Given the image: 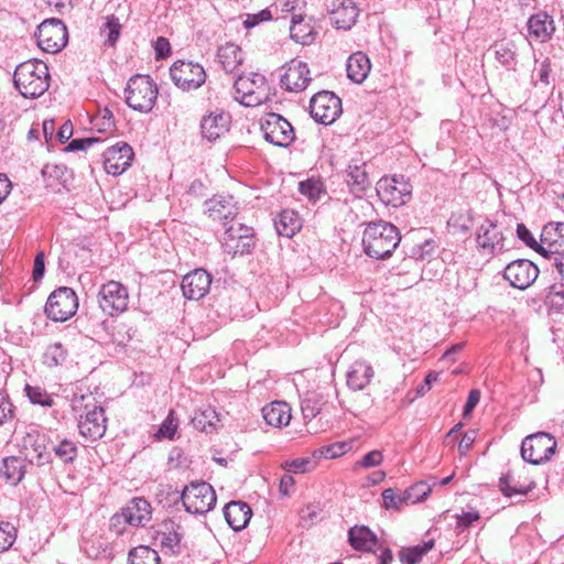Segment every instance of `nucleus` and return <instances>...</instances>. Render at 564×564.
<instances>
[{
    "label": "nucleus",
    "instance_id": "obj_1",
    "mask_svg": "<svg viewBox=\"0 0 564 564\" xmlns=\"http://www.w3.org/2000/svg\"><path fill=\"white\" fill-rule=\"evenodd\" d=\"M399 229L386 221L370 223L362 236V246L367 256L373 259L389 258L400 243Z\"/></svg>",
    "mask_w": 564,
    "mask_h": 564
},
{
    "label": "nucleus",
    "instance_id": "obj_2",
    "mask_svg": "<svg viewBox=\"0 0 564 564\" xmlns=\"http://www.w3.org/2000/svg\"><path fill=\"white\" fill-rule=\"evenodd\" d=\"M14 87L25 98H37L50 87L47 65L39 59L19 64L13 74Z\"/></svg>",
    "mask_w": 564,
    "mask_h": 564
},
{
    "label": "nucleus",
    "instance_id": "obj_3",
    "mask_svg": "<svg viewBox=\"0 0 564 564\" xmlns=\"http://www.w3.org/2000/svg\"><path fill=\"white\" fill-rule=\"evenodd\" d=\"M74 411H85V415L80 414L78 421L79 433L91 441H96L104 436L106 432V416L101 406L95 402L91 394L75 395L72 400Z\"/></svg>",
    "mask_w": 564,
    "mask_h": 564
},
{
    "label": "nucleus",
    "instance_id": "obj_4",
    "mask_svg": "<svg viewBox=\"0 0 564 564\" xmlns=\"http://www.w3.org/2000/svg\"><path fill=\"white\" fill-rule=\"evenodd\" d=\"M158 94V86L149 75L137 74L127 83L126 104L135 111L148 113L153 109Z\"/></svg>",
    "mask_w": 564,
    "mask_h": 564
},
{
    "label": "nucleus",
    "instance_id": "obj_5",
    "mask_svg": "<svg viewBox=\"0 0 564 564\" xmlns=\"http://www.w3.org/2000/svg\"><path fill=\"white\" fill-rule=\"evenodd\" d=\"M235 99L246 107H257L269 98L267 78L259 73L239 75L234 83Z\"/></svg>",
    "mask_w": 564,
    "mask_h": 564
},
{
    "label": "nucleus",
    "instance_id": "obj_6",
    "mask_svg": "<svg viewBox=\"0 0 564 564\" xmlns=\"http://www.w3.org/2000/svg\"><path fill=\"white\" fill-rule=\"evenodd\" d=\"M185 510L193 514H205L217 501L216 492L206 481H193L185 486L181 496Z\"/></svg>",
    "mask_w": 564,
    "mask_h": 564
},
{
    "label": "nucleus",
    "instance_id": "obj_7",
    "mask_svg": "<svg viewBox=\"0 0 564 564\" xmlns=\"http://www.w3.org/2000/svg\"><path fill=\"white\" fill-rule=\"evenodd\" d=\"M77 310V294L68 286H61L53 291L44 307L45 315L53 322H66L76 314Z\"/></svg>",
    "mask_w": 564,
    "mask_h": 564
},
{
    "label": "nucleus",
    "instance_id": "obj_8",
    "mask_svg": "<svg viewBox=\"0 0 564 564\" xmlns=\"http://www.w3.org/2000/svg\"><path fill=\"white\" fill-rule=\"evenodd\" d=\"M556 446V440L551 434L538 432L522 441L521 456L530 464L540 465L551 459Z\"/></svg>",
    "mask_w": 564,
    "mask_h": 564
},
{
    "label": "nucleus",
    "instance_id": "obj_9",
    "mask_svg": "<svg viewBox=\"0 0 564 564\" xmlns=\"http://www.w3.org/2000/svg\"><path fill=\"white\" fill-rule=\"evenodd\" d=\"M39 47L51 54L61 52L68 42L66 25L58 19L42 22L35 32Z\"/></svg>",
    "mask_w": 564,
    "mask_h": 564
},
{
    "label": "nucleus",
    "instance_id": "obj_10",
    "mask_svg": "<svg viewBox=\"0 0 564 564\" xmlns=\"http://www.w3.org/2000/svg\"><path fill=\"white\" fill-rule=\"evenodd\" d=\"M100 310L108 316H118L127 311L129 304L128 289L118 281L102 284L97 294Z\"/></svg>",
    "mask_w": 564,
    "mask_h": 564
},
{
    "label": "nucleus",
    "instance_id": "obj_11",
    "mask_svg": "<svg viewBox=\"0 0 564 564\" xmlns=\"http://www.w3.org/2000/svg\"><path fill=\"white\" fill-rule=\"evenodd\" d=\"M377 195L380 200L392 207L404 205L411 197L412 186L403 176L382 177L376 186Z\"/></svg>",
    "mask_w": 564,
    "mask_h": 564
},
{
    "label": "nucleus",
    "instance_id": "obj_12",
    "mask_svg": "<svg viewBox=\"0 0 564 564\" xmlns=\"http://www.w3.org/2000/svg\"><path fill=\"white\" fill-rule=\"evenodd\" d=\"M310 112L316 122L333 123L343 112L341 99L333 91L316 93L310 101Z\"/></svg>",
    "mask_w": 564,
    "mask_h": 564
},
{
    "label": "nucleus",
    "instance_id": "obj_13",
    "mask_svg": "<svg viewBox=\"0 0 564 564\" xmlns=\"http://www.w3.org/2000/svg\"><path fill=\"white\" fill-rule=\"evenodd\" d=\"M221 245L224 251L232 257L248 254L254 247L253 229L241 223H232L226 227Z\"/></svg>",
    "mask_w": 564,
    "mask_h": 564
},
{
    "label": "nucleus",
    "instance_id": "obj_14",
    "mask_svg": "<svg viewBox=\"0 0 564 564\" xmlns=\"http://www.w3.org/2000/svg\"><path fill=\"white\" fill-rule=\"evenodd\" d=\"M264 139L273 145L286 148L295 139L292 124L281 115L270 112L261 122Z\"/></svg>",
    "mask_w": 564,
    "mask_h": 564
},
{
    "label": "nucleus",
    "instance_id": "obj_15",
    "mask_svg": "<svg viewBox=\"0 0 564 564\" xmlns=\"http://www.w3.org/2000/svg\"><path fill=\"white\" fill-rule=\"evenodd\" d=\"M173 83L183 90H194L206 82L204 67L198 63L176 61L170 68Z\"/></svg>",
    "mask_w": 564,
    "mask_h": 564
},
{
    "label": "nucleus",
    "instance_id": "obj_16",
    "mask_svg": "<svg viewBox=\"0 0 564 564\" xmlns=\"http://www.w3.org/2000/svg\"><path fill=\"white\" fill-rule=\"evenodd\" d=\"M311 80L310 68L305 62L294 58L281 68L280 83L288 91L300 93L308 86Z\"/></svg>",
    "mask_w": 564,
    "mask_h": 564
},
{
    "label": "nucleus",
    "instance_id": "obj_17",
    "mask_svg": "<svg viewBox=\"0 0 564 564\" xmlns=\"http://www.w3.org/2000/svg\"><path fill=\"white\" fill-rule=\"evenodd\" d=\"M539 273V268L532 261L518 259L505 268L503 278L511 286L525 290L538 279Z\"/></svg>",
    "mask_w": 564,
    "mask_h": 564
},
{
    "label": "nucleus",
    "instance_id": "obj_18",
    "mask_svg": "<svg viewBox=\"0 0 564 564\" xmlns=\"http://www.w3.org/2000/svg\"><path fill=\"white\" fill-rule=\"evenodd\" d=\"M152 539L164 552L180 553L183 539L180 523L167 519L152 527Z\"/></svg>",
    "mask_w": 564,
    "mask_h": 564
},
{
    "label": "nucleus",
    "instance_id": "obj_19",
    "mask_svg": "<svg viewBox=\"0 0 564 564\" xmlns=\"http://www.w3.org/2000/svg\"><path fill=\"white\" fill-rule=\"evenodd\" d=\"M134 153L127 142H118L104 152V166L108 174L115 176L127 171L133 161Z\"/></svg>",
    "mask_w": 564,
    "mask_h": 564
},
{
    "label": "nucleus",
    "instance_id": "obj_20",
    "mask_svg": "<svg viewBox=\"0 0 564 564\" xmlns=\"http://www.w3.org/2000/svg\"><path fill=\"white\" fill-rule=\"evenodd\" d=\"M151 514L150 502L142 497H135L122 508L120 514L111 518V523L116 525L123 519L126 523L132 527H144L151 520Z\"/></svg>",
    "mask_w": 564,
    "mask_h": 564
},
{
    "label": "nucleus",
    "instance_id": "obj_21",
    "mask_svg": "<svg viewBox=\"0 0 564 564\" xmlns=\"http://www.w3.org/2000/svg\"><path fill=\"white\" fill-rule=\"evenodd\" d=\"M540 254L545 258L564 253V223H549L540 236Z\"/></svg>",
    "mask_w": 564,
    "mask_h": 564
},
{
    "label": "nucleus",
    "instance_id": "obj_22",
    "mask_svg": "<svg viewBox=\"0 0 564 564\" xmlns=\"http://www.w3.org/2000/svg\"><path fill=\"white\" fill-rule=\"evenodd\" d=\"M205 213L215 221H224V227L227 226V220L234 219L238 215L237 203L230 195H215L205 202Z\"/></svg>",
    "mask_w": 564,
    "mask_h": 564
},
{
    "label": "nucleus",
    "instance_id": "obj_23",
    "mask_svg": "<svg viewBox=\"0 0 564 564\" xmlns=\"http://www.w3.org/2000/svg\"><path fill=\"white\" fill-rule=\"evenodd\" d=\"M210 283V274L204 269H196L183 278L181 288L186 299L199 300L207 294Z\"/></svg>",
    "mask_w": 564,
    "mask_h": 564
},
{
    "label": "nucleus",
    "instance_id": "obj_24",
    "mask_svg": "<svg viewBox=\"0 0 564 564\" xmlns=\"http://www.w3.org/2000/svg\"><path fill=\"white\" fill-rule=\"evenodd\" d=\"M477 247L487 254H494L503 248V236L496 223L485 219L476 230Z\"/></svg>",
    "mask_w": 564,
    "mask_h": 564
},
{
    "label": "nucleus",
    "instance_id": "obj_25",
    "mask_svg": "<svg viewBox=\"0 0 564 564\" xmlns=\"http://www.w3.org/2000/svg\"><path fill=\"white\" fill-rule=\"evenodd\" d=\"M528 34L536 42L549 41L555 32V24L552 15L544 11L532 14L528 20Z\"/></svg>",
    "mask_w": 564,
    "mask_h": 564
},
{
    "label": "nucleus",
    "instance_id": "obj_26",
    "mask_svg": "<svg viewBox=\"0 0 564 564\" xmlns=\"http://www.w3.org/2000/svg\"><path fill=\"white\" fill-rule=\"evenodd\" d=\"M230 123V117L224 111H214L203 117L200 121L202 135L209 140L215 141L226 131Z\"/></svg>",
    "mask_w": 564,
    "mask_h": 564
},
{
    "label": "nucleus",
    "instance_id": "obj_27",
    "mask_svg": "<svg viewBox=\"0 0 564 564\" xmlns=\"http://www.w3.org/2000/svg\"><path fill=\"white\" fill-rule=\"evenodd\" d=\"M224 516L234 531H241L249 523L252 510L247 502L230 501L224 508Z\"/></svg>",
    "mask_w": 564,
    "mask_h": 564
},
{
    "label": "nucleus",
    "instance_id": "obj_28",
    "mask_svg": "<svg viewBox=\"0 0 564 564\" xmlns=\"http://www.w3.org/2000/svg\"><path fill=\"white\" fill-rule=\"evenodd\" d=\"M375 376L373 368L364 360H357L347 372V386L355 391L365 389Z\"/></svg>",
    "mask_w": 564,
    "mask_h": 564
},
{
    "label": "nucleus",
    "instance_id": "obj_29",
    "mask_svg": "<svg viewBox=\"0 0 564 564\" xmlns=\"http://www.w3.org/2000/svg\"><path fill=\"white\" fill-rule=\"evenodd\" d=\"M262 415L267 424L281 427L290 423L291 408L284 401H275L262 409Z\"/></svg>",
    "mask_w": 564,
    "mask_h": 564
},
{
    "label": "nucleus",
    "instance_id": "obj_30",
    "mask_svg": "<svg viewBox=\"0 0 564 564\" xmlns=\"http://www.w3.org/2000/svg\"><path fill=\"white\" fill-rule=\"evenodd\" d=\"M371 69L369 57L362 52H356L348 57L346 64L347 76L356 84H361Z\"/></svg>",
    "mask_w": 564,
    "mask_h": 564
},
{
    "label": "nucleus",
    "instance_id": "obj_31",
    "mask_svg": "<svg viewBox=\"0 0 564 564\" xmlns=\"http://www.w3.org/2000/svg\"><path fill=\"white\" fill-rule=\"evenodd\" d=\"M348 541L355 550L370 552L377 544V536L368 527L355 525L348 531Z\"/></svg>",
    "mask_w": 564,
    "mask_h": 564
},
{
    "label": "nucleus",
    "instance_id": "obj_32",
    "mask_svg": "<svg viewBox=\"0 0 564 564\" xmlns=\"http://www.w3.org/2000/svg\"><path fill=\"white\" fill-rule=\"evenodd\" d=\"M346 183L350 192L360 195L370 186V180L365 163L349 164L346 171Z\"/></svg>",
    "mask_w": 564,
    "mask_h": 564
},
{
    "label": "nucleus",
    "instance_id": "obj_33",
    "mask_svg": "<svg viewBox=\"0 0 564 564\" xmlns=\"http://www.w3.org/2000/svg\"><path fill=\"white\" fill-rule=\"evenodd\" d=\"M82 549L90 558L108 560L112 556L110 543L102 535H94L89 539H84Z\"/></svg>",
    "mask_w": 564,
    "mask_h": 564
},
{
    "label": "nucleus",
    "instance_id": "obj_34",
    "mask_svg": "<svg viewBox=\"0 0 564 564\" xmlns=\"http://www.w3.org/2000/svg\"><path fill=\"white\" fill-rule=\"evenodd\" d=\"M276 232L291 238L302 228V219L293 209H283L274 220Z\"/></svg>",
    "mask_w": 564,
    "mask_h": 564
},
{
    "label": "nucleus",
    "instance_id": "obj_35",
    "mask_svg": "<svg viewBox=\"0 0 564 564\" xmlns=\"http://www.w3.org/2000/svg\"><path fill=\"white\" fill-rule=\"evenodd\" d=\"M217 58L227 73H232L243 61L241 48L231 42L218 48Z\"/></svg>",
    "mask_w": 564,
    "mask_h": 564
},
{
    "label": "nucleus",
    "instance_id": "obj_36",
    "mask_svg": "<svg viewBox=\"0 0 564 564\" xmlns=\"http://www.w3.org/2000/svg\"><path fill=\"white\" fill-rule=\"evenodd\" d=\"M536 487L534 480H529L522 484L516 480L511 473L503 474L499 478V489L505 497L511 498L514 495L527 496Z\"/></svg>",
    "mask_w": 564,
    "mask_h": 564
},
{
    "label": "nucleus",
    "instance_id": "obj_37",
    "mask_svg": "<svg viewBox=\"0 0 564 564\" xmlns=\"http://www.w3.org/2000/svg\"><path fill=\"white\" fill-rule=\"evenodd\" d=\"M358 9L352 0H343L333 11V20L338 29L349 30L357 21Z\"/></svg>",
    "mask_w": 564,
    "mask_h": 564
},
{
    "label": "nucleus",
    "instance_id": "obj_38",
    "mask_svg": "<svg viewBox=\"0 0 564 564\" xmlns=\"http://www.w3.org/2000/svg\"><path fill=\"white\" fill-rule=\"evenodd\" d=\"M290 34L294 41L301 44H310L314 41L316 35L311 25V21H305L302 14L295 13L292 14Z\"/></svg>",
    "mask_w": 564,
    "mask_h": 564
},
{
    "label": "nucleus",
    "instance_id": "obj_39",
    "mask_svg": "<svg viewBox=\"0 0 564 564\" xmlns=\"http://www.w3.org/2000/svg\"><path fill=\"white\" fill-rule=\"evenodd\" d=\"M219 423L218 413L210 405L199 408L192 417L193 426L202 432L212 433Z\"/></svg>",
    "mask_w": 564,
    "mask_h": 564
},
{
    "label": "nucleus",
    "instance_id": "obj_40",
    "mask_svg": "<svg viewBox=\"0 0 564 564\" xmlns=\"http://www.w3.org/2000/svg\"><path fill=\"white\" fill-rule=\"evenodd\" d=\"M25 474V463L22 458L10 456L3 459L0 475L11 485H18Z\"/></svg>",
    "mask_w": 564,
    "mask_h": 564
},
{
    "label": "nucleus",
    "instance_id": "obj_41",
    "mask_svg": "<svg viewBox=\"0 0 564 564\" xmlns=\"http://www.w3.org/2000/svg\"><path fill=\"white\" fill-rule=\"evenodd\" d=\"M435 545V541L430 539L421 544L402 547L399 552V560L402 564H417L423 556L427 554Z\"/></svg>",
    "mask_w": 564,
    "mask_h": 564
},
{
    "label": "nucleus",
    "instance_id": "obj_42",
    "mask_svg": "<svg viewBox=\"0 0 564 564\" xmlns=\"http://www.w3.org/2000/svg\"><path fill=\"white\" fill-rule=\"evenodd\" d=\"M322 395L315 391L306 392L301 400V411L304 420L312 421L321 412Z\"/></svg>",
    "mask_w": 564,
    "mask_h": 564
},
{
    "label": "nucleus",
    "instance_id": "obj_43",
    "mask_svg": "<svg viewBox=\"0 0 564 564\" xmlns=\"http://www.w3.org/2000/svg\"><path fill=\"white\" fill-rule=\"evenodd\" d=\"M128 564H160V556L155 550L139 545L129 552Z\"/></svg>",
    "mask_w": 564,
    "mask_h": 564
},
{
    "label": "nucleus",
    "instance_id": "obj_44",
    "mask_svg": "<svg viewBox=\"0 0 564 564\" xmlns=\"http://www.w3.org/2000/svg\"><path fill=\"white\" fill-rule=\"evenodd\" d=\"M51 451L64 464L73 463L77 456L78 447L75 442L64 438L52 445Z\"/></svg>",
    "mask_w": 564,
    "mask_h": 564
},
{
    "label": "nucleus",
    "instance_id": "obj_45",
    "mask_svg": "<svg viewBox=\"0 0 564 564\" xmlns=\"http://www.w3.org/2000/svg\"><path fill=\"white\" fill-rule=\"evenodd\" d=\"M24 392L32 404H37L44 408H52L54 405V397L40 386L25 384Z\"/></svg>",
    "mask_w": 564,
    "mask_h": 564
},
{
    "label": "nucleus",
    "instance_id": "obj_46",
    "mask_svg": "<svg viewBox=\"0 0 564 564\" xmlns=\"http://www.w3.org/2000/svg\"><path fill=\"white\" fill-rule=\"evenodd\" d=\"M67 355V350L61 343L52 344L43 354V364L50 368L57 367L66 360Z\"/></svg>",
    "mask_w": 564,
    "mask_h": 564
},
{
    "label": "nucleus",
    "instance_id": "obj_47",
    "mask_svg": "<svg viewBox=\"0 0 564 564\" xmlns=\"http://www.w3.org/2000/svg\"><path fill=\"white\" fill-rule=\"evenodd\" d=\"M349 445L345 442H337L329 445L321 446L319 448L313 452L314 458H326L332 459L344 455Z\"/></svg>",
    "mask_w": 564,
    "mask_h": 564
},
{
    "label": "nucleus",
    "instance_id": "obj_48",
    "mask_svg": "<svg viewBox=\"0 0 564 564\" xmlns=\"http://www.w3.org/2000/svg\"><path fill=\"white\" fill-rule=\"evenodd\" d=\"M432 491V485L425 481H419L408 488L405 492V500L408 503H417L423 501Z\"/></svg>",
    "mask_w": 564,
    "mask_h": 564
},
{
    "label": "nucleus",
    "instance_id": "obj_49",
    "mask_svg": "<svg viewBox=\"0 0 564 564\" xmlns=\"http://www.w3.org/2000/svg\"><path fill=\"white\" fill-rule=\"evenodd\" d=\"M495 55L497 61L506 67L514 65L516 51L512 43H497L495 45Z\"/></svg>",
    "mask_w": 564,
    "mask_h": 564
},
{
    "label": "nucleus",
    "instance_id": "obj_50",
    "mask_svg": "<svg viewBox=\"0 0 564 564\" xmlns=\"http://www.w3.org/2000/svg\"><path fill=\"white\" fill-rule=\"evenodd\" d=\"M300 193L310 200H317L323 192V184L319 180L308 178L299 185Z\"/></svg>",
    "mask_w": 564,
    "mask_h": 564
},
{
    "label": "nucleus",
    "instance_id": "obj_51",
    "mask_svg": "<svg viewBox=\"0 0 564 564\" xmlns=\"http://www.w3.org/2000/svg\"><path fill=\"white\" fill-rule=\"evenodd\" d=\"M178 426L177 419L174 415V411L171 410L169 415L165 417V420L160 425V429L158 430L156 437L158 438H169L172 440L176 433Z\"/></svg>",
    "mask_w": 564,
    "mask_h": 564
},
{
    "label": "nucleus",
    "instance_id": "obj_52",
    "mask_svg": "<svg viewBox=\"0 0 564 564\" xmlns=\"http://www.w3.org/2000/svg\"><path fill=\"white\" fill-rule=\"evenodd\" d=\"M17 529L10 522H0V552L7 551L15 541Z\"/></svg>",
    "mask_w": 564,
    "mask_h": 564
},
{
    "label": "nucleus",
    "instance_id": "obj_53",
    "mask_svg": "<svg viewBox=\"0 0 564 564\" xmlns=\"http://www.w3.org/2000/svg\"><path fill=\"white\" fill-rule=\"evenodd\" d=\"M382 500L386 509L398 510L403 505H408V500H405V492H403V495H397L392 488H388L382 491Z\"/></svg>",
    "mask_w": 564,
    "mask_h": 564
},
{
    "label": "nucleus",
    "instance_id": "obj_54",
    "mask_svg": "<svg viewBox=\"0 0 564 564\" xmlns=\"http://www.w3.org/2000/svg\"><path fill=\"white\" fill-rule=\"evenodd\" d=\"M120 29L121 24L119 23L118 18H116L115 15H110L107 18L102 33L107 32L106 39L109 45L112 46L117 43L120 35Z\"/></svg>",
    "mask_w": 564,
    "mask_h": 564
},
{
    "label": "nucleus",
    "instance_id": "obj_55",
    "mask_svg": "<svg viewBox=\"0 0 564 564\" xmlns=\"http://www.w3.org/2000/svg\"><path fill=\"white\" fill-rule=\"evenodd\" d=\"M456 531L457 533L465 532L474 522L479 520V513L477 511L463 512L456 514Z\"/></svg>",
    "mask_w": 564,
    "mask_h": 564
},
{
    "label": "nucleus",
    "instance_id": "obj_56",
    "mask_svg": "<svg viewBox=\"0 0 564 564\" xmlns=\"http://www.w3.org/2000/svg\"><path fill=\"white\" fill-rule=\"evenodd\" d=\"M95 127L99 132H110L115 129V119L112 112L105 108L100 112V117L96 118Z\"/></svg>",
    "mask_w": 564,
    "mask_h": 564
},
{
    "label": "nucleus",
    "instance_id": "obj_57",
    "mask_svg": "<svg viewBox=\"0 0 564 564\" xmlns=\"http://www.w3.org/2000/svg\"><path fill=\"white\" fill-rule=\"evenodd\" d=\"M517 235H518V238L525 243V246H528L529 248H531L540 253V249H539L540 242H538L535 240V238L533 237L531 231L525 227V225L518 224Z\"/></svg>",
    "mask_w": 564,
    "mask_h": 564
},
{
    "label": "nucleus",
    "instance_id": "obj_58",
    "mask_svg": "<svg viewBox=\"0 0 564 564\" xmlns=\"http://www.w3.org/2000/svg\"><path fill=\"white\" fill-rule=\"evenodd\" d=\"M14 406L8 398L0 394V426L13 419Z\"/></svg>",
    "mask_w": 564,
    "mask_h": 564
},
{
    "label": "nucleus",
    "instance_id": "obj_59",
    "mask_svg": "<svg viewBox=\"0 0 564 564\" xmlns=\"http://www.w3.org/2000/svg\"><path fill=\"white\" fill-rule=\"evenodd\" d=\"M383 460V455L380 451H371L367 453L361 460L357 462V465L364 468H371L379 466Z\"/></svg>",
    "mask_w": 564,
    "mask_h": 564
},
{
    "label": "nucleus",
    "instance_id": "obj_60",
    "mask_svg": "<svg viewBox=\"0 0 564 564\" xmlns=\"http://www.w3.org/2000/svg\"><path fill=\"white\" fill-rule=\"evenodd\" d=\"M100 142L99 138L90 137V138H82V139H73L67 149L70 151H82L90 148L93 144Z\"/></svg>",
    "mask_w": 564,
    "mask_h": 564
},
{
    "label": "nucleus",
    "instance_id": "obj_61",
    "mask_svg": "<svg viewBox=\"0 0 564 564\" xmlns=\"http://www.w3.org/2000/svg\"><path fill=\"white\" fill-rule=\"evenodd\" d=\"M272 19L271 11L268 9L261 10L256 14H249L245 21L247 29L258 25L260 22L269 21Z\"/></svg>",
    "mask_w": 564,
    "mask_h": 564
},
{
    "label": "nucleus",
    "instance_id": "obj_62",
    "mask_svg": "<svg viewBox=\"0 0 564 564\" xmlns=\"http://www.w3.org/2000/svg\"><path fill=\"white\" fill-rule=\"evenodd\" d=\"M551 73H552V68H551V63L549 59H545L543 61L539 68H536V78H538V82H540L541 84L545 85V86H549L551 80Z\"/></svg>",
    "mask_w": 564,
    "mask_h": 564
},
{
    "label": "nucleus",
    "instance_id": "obj_63",
    "mask_svg": "<svg viewBox=\"0 0 564 564\" xmlns=\"http://www.w3.org/2000/svg\"><path fill=\"white\" fill-rule=\"evenodd\" d=\"M45 272L44 252L40 251L34 259L32 278L35 282L42 280Z\"/></svg>",
    "mask_w": 564,
    "mask_h": 564
},
{
    "label": "nucleus",
    "instance_id": "obj_64",
    "mask_svg": "<svg viewBox=\"0 0 564 564\" xmlns=\"http://www.w3.org/2000/svg\"><path fill=\"white\" fill-rule=\"evenodd\" d=\"M313 463L311 458H296L289 463V470L293 473H306L311 469Z\"/></svg>",
    "mask_w": 564,
    "mask_h": 564
}]
</instances>
